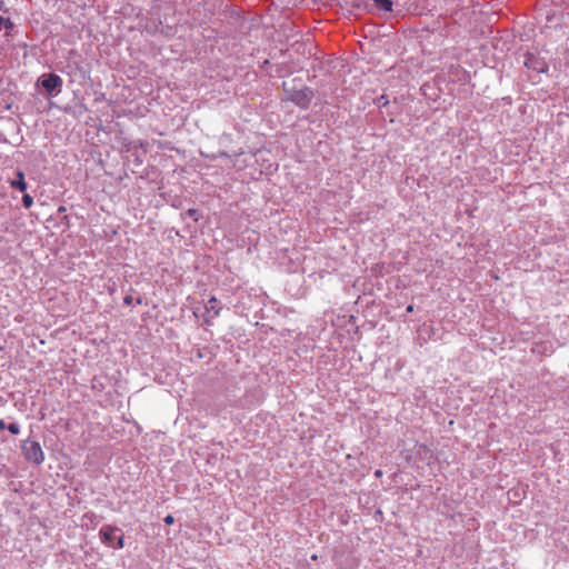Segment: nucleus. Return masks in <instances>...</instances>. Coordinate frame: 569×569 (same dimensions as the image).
Here are the masks:
<instances>
[{
    "label": "nucleus",
    "instance_id": "2eb2a0df",
    "mask_svg": "<svg viewBox=\"0 0 569 569\" xmlns=\"http://www.w3.org/2000/svg\"><path fill=\"white\" fill-rule=\"evenodd\" d=\"M382 475H383V472H382V470H381V469H378V470H376V472H375V476H376L377 478H381V477H382Z\"/></svg>",
    "mask_w": 569,
    "mask_h": 569
},
{
    "label": "nucleus",
    "instance_id": "dca6fc26",
    "mask_svg": "<svg viewBox=\"0 0 569 569\" xmlns=\"http://www.w3.org/2000/svg\"><path fill=\"white\" fill-rule=\"evenodd\" d=\"M8 426H6L4 420L0 419V430L6 429Z\"/></svg>",
    "mask_w": 569,
    "mask_h": 569
},
{
    "label": "nucleus",
    "instance_id": "4468645a",
    "mask_svg": "<svg viewBox=\"0 0 569 569\" xmlns=\"http://www.w3.org/2000/svg\"><path fill=\"white\" fill-rule=\"evenodd\" d=\"M132 300H133L132 296H126L123 298V303L127 306H130L132 303Z\"/></svg>",
    "mask_w": 569,
    "mask_h": 569
},
{
    "label": "nucleus",
    "instance_id": "f03ea898",
    "mask_svg": "<svg viewBox=\"0 0 569 569\" xmlns=\"http://www.w3.org/2000/svg\"><path fill=\"white\" fill-rule=\"evenodd\" d=\"M312 91L308 88L293 91L289 96V100L301 108H308L312 99Z\"/></svg>",
    "mask_w": 569,
    "mask_h": 569
},
{
    "label": "nucleus",
    "instance_id": "1a4fd4ad",
    "mask_svg": "<svg viewBox=\"0 0 569 569\" xmlns=\"http://www.w3.org/2000/svg\"><path fill=\"white\" fill-rule=\"evenodd\" d=\"M2 28L11 29L13 28V23L9 19H4L3 17L0 16V30Z\"/></svg>",
    "mask_w": 569,
    "mask_h": 569
},
{
    "label": "nucleus",
    "instance_id": "0eeeda50",
    "mask_svg": "<svg viewBox=\"0 0 569 569\" xmlns=\"http://www.w3.org/2000/svg\"><path fill=\"white\" fill-rule=\"evenodd\" d=\"M373 7L377 10H382L389 12L392 10V1L391 0H373Z\"/></svg>",
    "mask_w": 569,
    "mask_h": 569
},
{
    "label": "nucleus",
    "instance_id": "f3484780",
    "mask_svg": "<svg viewBox=\"0 0 569 569\" xmlns=\"http://www.w3.org/2000/svg\"><path fill=\"white\" fill-rule=\"evenodd\" d=\"M407 311H408V312H413V306H412V305H409V306L407 307Z\"/></svg>",
    "mask_w": 569,
    "mask_h": 569
},
{
    "label": "nucleus",
    "instance_id": "7ed1b4c3",
    "mask_svg": "<svg viewBox=\"0 0 569 569\" xmlns=\"http://www.w3.org/2000/svg\"><path fill=\"white\" fill-rule=\"evenodd\" d=\"M221 310H222V307L219 306L218 299L214 296H212L208 301V306L206 307V312L208 316H206L203 319L204 323L207 326H212L213 318L219 317L221 313Z\"/></svg>",
    "mask_w": 569,
    "mask_h": 569
},
{
    "label": "nucleus",
    "instance_id": "20e7f679",
    "mask_svg": "<svg viewBox=\"0 0 569 569\" xmlns=\"http://www.w3.org/2000/svg\"><path fill=\"white\" fill-rule=\"evenodd\" d=\"M43 89L52 94L53 91L62 86V79L56 73H49L40 79Z\"/></svg>",
    "mask_w": 569,
    "mask_h": 569
},
{
    "label": "nucleus",
    "instance_id": "f8f14e48",
    "mask_svg": "<svg viewBox=\"0 0 569 569\" xmlns=\"http://www.w3.org/2000/svg\"><path fill=\"white\" fill-rule=\"evenodd\" d=\"M116 548L122 549L124 547V538L123 536H119L117 539V543L114 545Z\"/></svg>",
    "mask_w": 569,
    "mask_h": 569
},
{
    "label": "nucleus",
    "instance_id": "f257e3e1",
    "mask_svg": "<svg viewBox=\"0 0 569 569\" xmlns=\"http://www.w3.org/2000/svg\"><path fill=\"white\" fill-rule=\"evenodd\" d=\"M21 451L23 458L36 466L41 465L44 459V452L41 445L37 440L26 439L21 442Z\"/></svg>",
    "mask_w": 569,
    "mask_h": 569
},
{
    "label": "nucleus",
    "instance_id": "6e6552de",
    "mask_svg": "<svg viewBox=\"0 0 569 569\" xmlns=\"http://www.w3.org/2000/svg\"><path fill=\"white\" fill-rule=\"evenodd\" d=\"M22 203H23V206H24L27 209H29V208H31V207H32V204H33V198H32L30 194L26 193V194L22 197Z\"/></svg>",
    "mask_w": 569,
    "mask_h": 569
},
{
    "label": "nucleus",
    "instance_id": "ddd939ff",
    "mask_svg": "<svg viewBox=\"0 0 569 569\" xmlns=\"http://www.w3.org/2000/svg\"><path fill=\"white\" fill-rule=\"evenodd\" d=\"M164 523L170 526L174 523V517L172 515H167L163 519Z\"/></svg>",
    "mask_w": 569,
    "mask_h": 569
},
{
    "label": "nucleus",
    "instance_id": "39448f33",
    "mask_svg": "<svg viewBox=\"0 0 569 569\" xmlns=\"http://www.w3.org/2000/svg\"><path fill=\"white\" fill-rule=\"evenodd\" d=\"M120 531L118 527L111 525H104L99 531L102 543L110 548H114V532Z\"/></svg>",
    "mask_w": 569,
    "mask_h": 569
},
{
    "label": "nucleus",
    "instance_id": "9b49d317",
    "mask_svg": "<svg viewBox=\"0 0 569 569\" xmlns=\"http://www.w3.org/2000/svg\"><path fill=\"white\" fill-rule=\"evenodd\" d=\"M187 214L192 218L194 221H198V210L197 209H188Z\"/></svg>",
    "mask_w": 569,
    "mask_h": 569
},
{
    "label": "nucleus",
    "instance_id": "423d86ee",
    "mask_svg": "<svg viewBox=\"0 0 569 569\" xmlns=\"http://www.w3.org/2000/svg\"><path fill=\"white\" fill-rule=\"evenodd\" d=\"M16 176H17V179L14 180H11L9 183L11 186V188L13 189H18L22 192H24L27 190V182L24 180V173L23 171L21 170H17L16 172Z\"/></svg>",
    "mask_w": 569,
    "mask_h": 569
},
{
    "label": "nucleus",
    "instance_id": "9d476101",
    "mask_svg": "<svg viewBox=\"0 0 569 569\" xmlns=\"http://www.w3.org/2000/svg\"><path fill=\"white\" fill-rule=\"evenodd\" d=\"M7 428L12 435H18L20 432V427L18 423H10Z\"/></svg>",
    "mask_w": 569,
    "mask_h": 569
}]
</instances>
